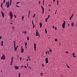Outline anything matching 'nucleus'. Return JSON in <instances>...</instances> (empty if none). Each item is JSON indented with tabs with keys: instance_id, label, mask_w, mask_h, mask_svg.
<instances>
[{
	"instance_id": "nucleus-7",
	"label": "nucleus",
	"mask_w": 77,
	"mask_h": 77,
	"mask_svg": "<svg viewBox=\"0 0 77 77\" xmlns=\"http://www.w3.org/2000/svg\"><path fill=\"white\" fill-rule=\"evenodd\" d=\"M14 67L15 69H19V67L18 66H15Z\"/></svg>"
},
{
	"instance_id": "nucleus-57",
	"label": "nucleus",
	"mask_w": 77,
	"mask_h": 77,
	"mask_svg": "<svg viewBox=\"0 0 77 77\" xmlns=\"http://www.w3.org/2000/svg\"><path fill=\"white\" fill-rule=\"evenodd\" d=\"M23 67V66H21L20 68H22Z\"/></svg>"
},
{
	"instance_id": "nucleus-50",
	"label": "nucleus",
	"mask_w": 77,
	"mask_h": 77,
	"mask_svg": "<svg viewBox=\"0 0 77 77\" xmlns=\"http://www.w3.org/2000/svg\"><path fill=\"white\" fill-rule=\"evenodd\" d=\"M20 74H21V73H19V76H20Z\"/></svg>"
},
{
	"instance_id": "nucleus-37",
	"label": "nucleus",
	"mask_w": 77,
	"mask_h": 77,
	"mask_svg": "<svg viewBox=\"0 0 77 77\" xmlns=\"http://www.w3.org/2000/svg\"><path fill=\"white\" fill-rule=\"evenodd\" d=\"M8 2H7L6 3V4L5 5V6H7V4H8Z\"/></svg>"
},
{
	"instance_id": "nucleus-1",
	"label": "nucleus",
	"mask_w": 77,
	"mask_h": 77,
	"mask_svg": "<svg viewBox=\"0 0 77 77\" xmlns=\"http://www.w3.org/2000/svg\"><path fill=\"white\" fill-rule=\"evenodd\" d=\"M14 50L15 51H17V48L15 47H16V45H15V41H14Z\"/></svg>"
},
{
	"instance_id": "nucleus-14",
	"label": "nucleus",
	"mask_w": 77,
	"mask_h": 77,
	"mask_svg": "<svg viewBox=\"0 0 77 77\" xmlns=\"http://www.w3.org/2000/svg\"><path fill=\"white\" fill-rule=\"evenodd\" d=\"M2 6H3V3H2L1 4V8L3 9V7Z\"/></svg>"
},
{
	"instance_id": "nucleus-20",
	"label": "nucleus",
	"mask_w": 77,
	"mask_h": 77,
	"mask_svg": "<svg viewBox=\"0 0 77 77\" xmlns=\"http://www.w3.org/2000/svg\"><path fill=\"white\" fill-rule=\"evenodd\" d=\"M72 26H74V23H73V22H72Z\"/></svg>"
},
{
	"instance_id": "nucleus-30",
	"label": "nucleus",
	"mask_w": 77,
	"mask_h": 77,
	"mask_svg": "<svg viewBox=\"0 0 77 77\" xmlns=\"http://www.w3.org/2000/svg\"><path fill=\"white\" fill-rule=\"evenodd\" d=\"M20 60H21V59H22V57H20Z\"/></svg>"
},
{
	"instance_id": "nucleus-34",
	"label": "nucleus",
	"mask_w": 77,
	"mask_h": 77,
	"mask_svg": "<svg viewBox=\"0 0 77 77\" xmlns=\"http://www.w3.org/2000/svg\"><path fill=\"white\" fill-rule=\"evenodd\" d=\"M32 24L33 25H34V24L33 23V20H32Z\"/></svg>"
},
{
	"instance_id": "nucleus-64",
	"label": "nucleus",
	"mask_w": 77,
	"mask_h": 77,
	"mask_svg": "<svg viewBox=\"0 0 77 77\" xmlns=\"http://www.w3.org/2000/svg\"><path fill=\"white\" fill-rule=\"evenodd\" d=\"M53 2H55V0H53Z\"/></svg>"
},
{
	"instance_id": "nucleus-10",
	"label": "nucleus",
	"mask_w": 77,
	"mask_h": 77,
	"mask_svg": "<svg viewBox=\"0 0 77 77\" xmlns=\"http://www.w3.org/2000/svg\"><path fill=\"white\" fill-rule=\"evenodd\" d=\"M39 35V32H36V35L38 36V35Z\"/></svg>"
},
{
	"instance_id": "nucleus-38",
	"label": "nucleus",
	"mask_w": 77,
	"mask_h": 77,
	"mask_svg": "<svg viewBox=\"0 0 77 77\" xmlns=\"http://www.w3.org/2000/svg\"><path fill=\"white\" fill-rule=\"evenodd\" d=\"M24 33L25 34H26V33H27V32L25 31Z\"/></svg>"
},
{
	"instance_id": "nucleus-28",
	"label": "nucleus",
	"mask_w": 77,
	"mask_h": 77,
	"mask_svg": "<svg viewBox=\"0 0 77 77\" xmlns=\"http://www.w3.org/2000/svg\"><path fill=\"white\" fill-rule=\"evenodd\" d=\"M40 74H41V75H42H42H43V74L42 73H41Z\"/></svg>"
},
{
	"instance_id": "nucleus-26",
	"label": "nucleus",
	"mask_w": 77,
	"mask_h": 77,
	"mask_svg": "<svg viewBox=\"0 0 77 77\" xmlns=\"http://www.w3.org/2000/svg\"><path fill=\"white\" fill-rule=\"evenodd\" d=\"M11 63H13V60H11Z\"/></svg>"
},
{
	"instance_id": "nucleus-41",
	"label": "nucleus",
	"mask_w": 77,
	"mask_h": 77,
	"mask_svg": "<svg viewBox=\"0 0 77 77\" xmlns=\"http://www.w3.org/2000/svg\"><path fill=\"white\" fill-rule=\"evenodd\" d=\"M57 3H59V0H57Z\"/></svg>"
},
{
	"instance_id": "nucleus-45",
	"label": "nucleus",
	"mask_w": 77,
	"mask_h": 77,
	"mask_svg": "<svg viewBox=\"0 0 77 77\" xmlns=\"http://www.w3.org/2000/svg\"><path fill=\"white\" fill-rule=\"evenodd\" d=\"M47 53H48V54H50V53H49V51H48Z\"/></svg>"
},
{
	"instance_id": "nucleus-9",
	"label": "nucleus",
	"mask_w": 77,
	"mask_h": 77,
	"mask_svg": "<svg viewBox=\"0 0 77 77\" xmlns=\"http://www.w3.org/2000/svg\"><path fill=\"white\" fill-rule=\"evenodd\" d=\"M1 14H2V16L3 18H4V16H5V14H4V13H3V11H1Z\"/></svg>"
},
{
	"instance_id": "nucleus-2",
	"label": "nucleus",
	"mask_w": 77,
	"mask_h": 77,
	"mask_svg": "<svg viewBox=\"0 0 77 77\" xmlns=\"http://www.w3.org/2000/svg\"><path fill=\"white\" fill-rule=\"evenodd\" d=\"M5 55L4 54L3 55V56H2L1 57V60H5Z\"/></svg>"
},
{
	"instance_id": "nucleus-21",
	"label": "nucleus",
	"mask_w": 77,
	"mask_h": 77,
	"mask_svg": "<svg viewBox=\"0 0 77 77\" xmlns=\"http://www.w3.org/2000/svg\"><path fill=\"white\" fill-rule=\"evenodd\" d=\"M49 51L50 52V53H51V52H52V50L51 49H50L49 50Z\"/></svg>"
},
{
	"instance_id": "nucleus-32",
	"label": "nucleus",
	"mask_w": 77,
	"mask_h": 77,
	"mask_svg": "<svg viewBox=\"0 0 77 77\" xmlns=\"http://www.w3.org/2000/svg\"><path fill=\"white\" fill-rule=\"evenodd\" d=\"M24 68H27V66H24Z\"/></svg>"
},
{
	"instance_id": "nucleus-13",
	"label": "nucleus",
	"mask_w": 77,
	"mask_h": 77,
	"mask_svg": "<svg viewBox=\"0 0 77 77\" xmlns=\"http://www.w3.org/2000/svg\"><path fill=\"white\" fill-rule=\"evenodd\" d=\"M45 32L46 33H47V29H45Z\"/></svg>"
},
{
	"instance_id": "nucleus-52",
	"label": "nucleus",
	"mask_w": 77,
	"mask_h": 77,
	"mask_svg": "<svg viewBox=\"0 0 77 77\" xmlns=\"http://www.w3.org/2000/svg\"><path fill=\"white\" fill-rule=\"evenodd\" d=\"M2 36H0V39H2Z\"/></svg>"
},
{
	"instance_id": "nucleus-56",
	"label": "nucleus",
	"mask_w": 77,
	"mask_h": 77,
	"mask_svg": "<svg viewBox=\"0 0 77 77\" xmlns=\"http://www.w3.org/2000/svg\"><path fill=\"white\" fill-rule=\"evenodd\" d=\"M66 53H69V52H68V51H66Z\"/></svg>"
},
{
	"instance_id": "nucleus-6",
	"label": "nucleus",
	"mask_w": 77,
	"mask_h": 77,
	"mask_svg": "<svg viewBox=\"0 0 77 77\" xmlns=\"http://www.w3.org/2000/svg\"><path fill=\"white\" fill-rule=\"evenodd\" d=\"M45 61H46V63H48V57L46 58Z\"/></svg>"
},
{
	"instance_id": "nucleus-22",
	"label": "nucleus",
	"mask_w": 77,
	"mask_h": 77,
	"mask_svg": "<svg viewBox=\"0 0 77 77\" xmlns=\"http://www.w3.org/2000/svg\"><path fill=\"white\" fill-rule=\"evenodd\" d=\"M17 59H18V58H19V55H17Z\"/></svg>"
},
{
	"instance_id": "nucleus-25",
	"label": "nucleus",
	"mask_w": 77,
	"mask_h": 77,
	"mask_svg": "<svg viewBox=\"0 0 77 77\" xmlns=\"http://www.w3.org/2000/svg\"><path fill=\"white\" fill-rule=\"evenodd\" d=\"M13 59H14V58L13 57V56H12V57L11 58V60H13Z\"/></svg>"
},
{
	"instance_id": "nucleus-42",
	"label": "nucleus",
	"mask_w": 77,
	"mask_h": 77,
	"mask_svg": "<svg viewBox=\"0 0 77 77\" xmlns=\"http://www.w3.org/2000/svg\"><path fill=\"white\" fill-rule=\"evenodd\" d=\"M14 16L15 17V18H16V17H17V16H16L15 15H14Z\"/></svg>"
},
{
	"instance_id": "nucleus-24",
	"label": "nucleus",
	"mask_w": 77,
	"mask_h": 77,
	"mask_svg": "<svg viewBox=\"0 0 77 77\" xmlns=\"http://www.w3.org/2000/svg\"><path fill=\"white\" fill-rule=\"evenodd\" d=\"M55 42H57V39H55Z\"/></svg>"
},
{
	"instance_id": "nucleus-48",
	"label": "nucleus",
	"mask_w": 77,
	"mask_h": 77,
	"mask_svg": "<svg viewBox=\"0 0 77 77\" xmlns=\"http://www.w3.org/2000/svg\"><path fill=\"white\" fill-rule=\"evenodd\" d=\"M18 47H19V46H18V45H17L16 46V48H18Z\"/></svg>"
},
{
	"instance_id": "nucleus-15",
	"label": "nucleus",
	"mask_w": 77,
	"mask_h": 77,
	"mask_svg": "<svg viewBox=\"0 0 77 77\" xmlns=\"http://www.w3.org/2000/svg\"><path fill=\"white\" fill-rule=\"evenodd\" d=\"M27 42H26L25 43V47H26V46H27Z\"/></svg>"
},
{
	"instance_id": "nucleus-46",
	"label": "nucleus",
	"mask_w": 77,
	"mask_h": 77,
	"mask_svg": "<svg viewBox=\"0 0 77 77\" xmlns=\"http://www.w3.org/2000/svg\"><path fill=\"white\" fill-rule=\"evenodd\" d=\"M49 17H50V15H48V18H49Z\"/></svg>"
},
{
	"instance_id": "nucleus-43",
	"label": "nucleus",
	"mask_w": 77,
	"mask_h": 77,
	"mask_svg": "<svg viewBox=\"0 0 77 77\" xmlns=\"http://www.w3.org/2000/svg\"><path fill=\"white\" fill-rule=\"evenodd\" d=\"M21 3L20 2H17V4H18V3Z\"/></svg>"
},
{
	"instance_id": "nucleus-40",
	"label": "nucleus",
	"mask_w": 77,
	"mask_h": 77,
	"mask_svg": "<svg viewBox=\"0 0 77 77\" xmlns=\"http://www.w3.org/2000/svg\"><path fill=\"white\" fill-rule=\"evenodd\" d=\"M67 67L68 68H70L68 66H67Z\"/></svg>"
},
{
	"instance_id": "nucleus-3",
	"label": "nucleus",
	"mask_w": 77,
	"mask_h": 77,
	"mask_svg": "<svg viewBox=\"0 0 77 77\" xmlns=\"http://www.w3.org/2000/svg\"><path fill=\"white\" fill-rule=\"evenodd\" d=\"M41 7L42 8V14H44V8L43 7V6H41Z\"/></svg>"
},
{
	"instance_id": "nucleus-53",
	"label": "nucleus",
	"mask_w": 77,
	"mask_h": 77,
	"mask_svg": "<svg viewBox=\"0 0 77 77\" xmlns=\"http://www.w3.org/2000/svg\"><path fill=\"white\" fill-rule=\"evenodd\" d=\"M42 66H44V65L43 64H42Z\"/></svg>"
},
{
	"instance_id": "nucleus-51",
	"label": "nucleus",
	"mask_w": 77,
	"mask_h": 77,
	"mask_svg": "<svg viewBox=\"0 0 77 77\" xmlns=\"http://www.w3.org/2000/svg\"><path fill=\"white\" fill-rule=\"evenodd\" d=\"M12 3V0H10V3Z\"/></svg>"
},
{
	"instance_id": "nucleus-49",
	"label": "nucleus",
	"mask_w": 77,
	"mask_h": 77,
	"mask_svg": "<svg viewBox=\"0 0 77 77\" xmlns=\"http://www.w3.org/2000/svg\"><path fill=\"white\" fill-rule=\"evenodd\" d=\"M2 44H3V41H2L1 42Z\"/></svg>"
},
{
	"instance_id": "nucleus-36",
	"label": "nucleus",
	"mask_w": 77,
	"mask_h": 77,
	"mask_svg": "<svg viewBox=\"0 0 77 77\" xmlns=\"http://www.w3.org/2000/svg\"><path fill=\"white\" fill-rule=\"evenodd\" d=\"M4 1V4H5V0H3Z\"/></svg>"
},
{
	"instance_id": "nucleus-44",
	"label": "nucleus",
	"mask_w": 77,
	"mask_h": 77,
	"mask_svg": "<svg viewBox=\"0 0 77 77\" xmlns=\"http://www.w3.org/2000/svg\"><path fill=\"white\" fill-rule=\"evenodd\" d=\"M63 22H64V23H66V22L64 20H63Z\"/></svg>"
},
{
	"instance_id": "nucleus-4",
	"label": "nucleus",
	"mask_w": 77,
	"mask_h": 77,
	"mask_svg": "<svg viewBox=\"0 0 77 77\" xmlns=\"http://www.w3.org/2000/svg\"><path fill=\"white\" fill-rule=\"evenodd\" d=\"M65 23H63L62 25L63 29H64L65 28Z\"/></svg>"
},
{
	"instance_id": "nucleus-5",
	"label": "nucleus",
	"mask_w": 77,
	"mask_h": 77,
	"mask_svg": "<svg viewBox=\"0 0 77 77\" xmlns=\"http://www.w3.org/2000/svg\"><path fill=\"white\" fill-rule=\"evenodd\" d=\"M10 17H13V14L12 13V11H10L9 13Z\"/></svg>"
},
{
	"instance_id": "nucleus-33",
	"label": "nucleus",
	"mask_w": 77,
	"mask_h": 77,
	"mask_svg": "<svg viewBox=\"0 0 77 77\" xmlns=\"http://www.w3.org/2000/svg\"><path fill=\"white\" fill-rule=\"evenodd\" d=\"M44 0H43V5H44Z\"/></svg>"
},
{
	"instance_id": "nucleus-17",
	"label": "nucleus",
	"mask_w": 77,
	"mask_h": 77,
	"mask_svg": "<svg viewBox=\"0 0 77 77\" xmlns=\"http://www.w3.org/2000/svg\"><path fill=\"white\" fill-rule=\"evenodd\" d=\"M22 21H23V20H24V16H22Z\"/></svg>"
},
{
	"instance_id": "nucleus-54",
	"label": "nucleus",
	"mask_w": 77,
	"mask_h": 77,
	"mask_svg": "<svg viewBox=\"0 0 77 77\" xmlns=\"http://www.w3.org/2000/svg\"><path fill=\"white\" fill-rule=\"evenodd\" d=\"M74 15L73 14L72 15V16H71L72 17H73V16Z\"/></svg>"
},
{
	"instance_id": "nucleus-31",
	"label": "nucleus",
	"mask_w": 77,
	"mask_h": 77,
	"mask_svg": "<svg viewBox=\"0 0 77 77\" xmlns=\"http://www.w3.org/2000/svg\"><path fill=\"white\" fill-rule=\"evenodd\" d=\"M55 29L56 30H57V28L56 27H55Z\"/></svg>"
},
{
	"instance_id": "nucleus-16",
	"label": "nucleus",
	"mask_w": 77,
	"mask_h": 77,
	"mask_svg": "<svg viewBox=\"0 0 77 77\" xmlns=\"http://www.w3.org/2000/svg\"><path fill=\"white\" fill-rule=\"evenodd\" d=\"M48 20V18H46L45 19V21L46 22H47V20Z\"/></svg>"
},
{
	"instance_id": "nucleus-12",
	"label": "nucleus",
	"mask_w": 77,
	"mask_h": 77,
	"mask_svg": "<svg viewBox=\"0 0 77 77\" xmlns=\"http://www.w3.org/2000/svg\"><path fill=\"white\" fill-rule=\"evenodd\" d=\"M39 24L40 25V27L41 28V27H42V23H40Z\"/></svg>"
},
{
	"instance_id": "nucleus-58",
	"label": "nucleus",
	"mask_w": 77,
	"mask_h": 77,
	"mask_svg": "<svg viewBox=\"0 0 77 77\" xmlns=\"http://www.w3.org/2000/svg\"><path fill=\"white\" fill-rule=\"evenodd\" d=\"M53 29H54V26H53Z\"/></svg>"
},
{
	"instance_id": "nucleus-62",
	"label": "nucleus",
	"mask_w": 77,
	"mask_h": 77,
	"mask_svg": "<svg viewBox=\"0 0 77 77\" xmlns=\"http://www.w3.org/2000/svg\"><path fill=\"white\" fill-rule=\"evenodd\" d=\"M38 36L39 37V38H40V35H39H39H38Z\"/></svg>"
},
{
	"instance_id": "nucleus-23",
	"label": "nucleus",
	"mask_w": 77,
	"mask_h": 77,
	"mask_svg": "<svg viewBox=\"0 0 77 77\" xmlns=\"http://www.w3.org/2000/svg\"><path fill=\"white\" fill-rule=\"evenodd\" d=\"M35 15H36V14H34V15L33 16V18H35Z\"/></svg>"
},
{
	"instance_id": "nucleus-35",
	"label": "nucleus",
	"mask_w": 77,
	"mask_h": 77,
	"mask_svg": "<svg viewBox=\"0 0 77 77\" xmlns=\"http://www.w3.org/2000/svg\"><path fill=\"white\" fill-rule=\"evenodd\" d=\"M16 6L17 7V8H20V7H19L17 5H16Z\"/></svg>"
},
{
	"instance_id": "nucleus-8",
	"label": "nucleus",
	"mask_w": 77,
	"mask_h": 77,
	"mask_svg": "<svg viewBox=\"0 0 77 77\" xmlns=\"http://www.w3.org/2000/svg\"><path fill=\"white\" fill-rule=\"evenodd\" d=\"M34 50L35 51H36V43L34 44Z\"/></svg>"
},
{
	"instance_id": "nucleus-19",
	"label": "nucleus",
	"mask_w": 77,
	"mask_h": 77,
	"mask_svg": "<svg viewBox=\"0 0 77 77\" xmlns=\"http://www.w3.org/2000/svg\"><path fill=\"white\" fill-rule=\"evenodd\" d=\"M27 40L28 41H29V36H28L27 37Z\"/></svg>"
},
{
	"instance_id": "nucleus-59",
	"label": "nucleus",
	"mask_w": 77,
	"mask_h": 77,
	"mask_svg": "<svg viewBox=\"0 0 77 77\" xmlns=\"http://www.w3.org/2000/svg\"><path fill=\"white\" fill-rule=\"evenodd\" d=\"M7 5H9V2H8V4Z\"/></svg>"
},
{
	"instance_id": "nucleus-63",
	"label": "nucleus",
	"mask_w": 77,
	"mask_h": 77,
	"mask_svg": "<svg viewBox=\"0 0 77 77\" xmlns=\"http://www.w3.org/2000/svg\"><path fill=\"white\" fill-rule=\"evenodd\" d=\"M1 45H2V46H3V44L2 43Z\"/></svg>"
},
{
	"instance_id": "nucleus-61",
	"label": "nucleus",
	"mask_w": 77,
	"mask_h": 77,
	"mask_svg": "<svg viewBox=\"0 0 77 77\" xmlns=\"http://www.w3.org/2000/svg\"><path fill=\"white\" fill-rule=\"evenodd\" d=\"M73 57H76V56H73Z\"/></svg>"
},
{
	"instance_id": "nucleus-18",
	"label": "nucleus",
	"mask_w": 77,
	"mask_h": 77,
	"mask_svg": "<svg viewBox=\"0 0 77 77\" xmlns=\"http://www.w3.org/2000/svg\"><path fill=\"white\" fill-rule=\"evenodd\" d=\"M7 8H8L9 7V4H7Z\"/></svg>"
},
{
	"instance_id": "nucleus-47",
	"label": "nucleus",
	"mask_w": 77,
	"mask_h": 77,
	"mask_svg": "<svg viewBox=\"0 0 77 77\" xmlns=\"http://www.w3.org/2000/svg\"><path fill=\"white\" fill-rule=\"evenodd\" d=\"M11 19H12V17H13V16H11Z\"/></svg>"
},
{
	"instance_id": "nucleus-29",
	"label": "nucleus",
	"mask_w": 77,
	"mask_h": 77,
	"mask_svg": "<svg viewBox=\"0 0 77 77\" xmlns=\"http://www.w3.org/2000/svg\"><path fill=\"white\" fill-rule=\"evenodd\" d=\"M72 56H74V55H75V53H73L72 54Z\"/></svg>"
},
{
	"instance_id": "nucleus-39",
	"label": "nucleus",
	"mask_w": 77,
	"mask_h": 77,
	"mask_svg": "<svg viewBox=\"0 0 77 77\" xmlns=\"http://www.w3.org/2000/svg\"><path fill=\"white\" fill-rule=\"evenodd\" d=\"M29 15H30V11H29Z\"/></svg>"
},
{
	"instance_id": "nucleus-55",
	"label": "nucleus",
	"mask_w": 77,
	"mask_h": 77,
	"mask_svg": "<svg viewBox=\"0 0 77 77\" xmlns=\"http://www.w3.org/2000/svg\"><path fill=\"white\" fill-rule=\"evenodd\" d=\"M41 3V2H40V1H39V5H40V3Z\"/></svg>"
},
{
	"instance_id": "nucleus-11",
	"label": "nucleus",
	"mask_w": 77,
	"mask_h": 77,
	"mask_svg": "<svg viewBox=\"0 0 77 77\" xmlns=\"http://www.w3.org/2000/svg\"><path fill=\"white\" fill-rule=\"evenodd\" d=\"M24 52V49H22L21 50V53H23Z\"/></svg>"
},
{
	"instance_id": "nucleus-60",
	"label": "nucleus",
	"mask_w": 77,
	"mask_h": 77,
	"mask_svg": "<svg viewBox=\"0 0 77 77\" xmlns=\"http://www.w3.org/2000/svg\"><path fill=\"white\" fill-rule=\"evenodd\" d=\"M14 26H13L12 28V29H14Z\"/></svg>"
},
{
	"instance_id": "nucleus-27",
	"label": "nucleus",
	"mask_w": 77,
	"mask_h": 77,
	"mask_svg": "<svg viewBox=\"0 0 77 77\" xmlns=\"http://www.w3.org/2000/svg\"><path fill=\"white\" fill-rule=\"evenodd\" d=\"M72 17L71 16L69 18V20H71V19L72 18Z\"/></svg>"
}]
</instances>
